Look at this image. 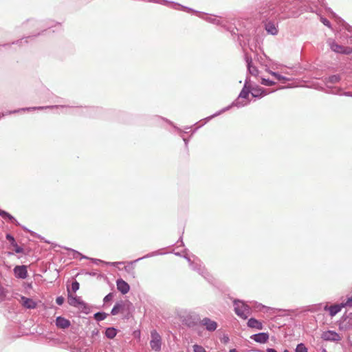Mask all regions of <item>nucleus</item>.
Here are the masks:
<instances>
[{"label": "nucleus", "instance_id": "obj_32", "mask_svg": "<svg viewBox=\"0 0 352 352\" xmlns=\"http://www.w3.org/2000/svg\"><path fill=\"white\" fill-rule=\"evenodd\" d=\"M295 351L296 352H307V348L304 344L300 343L297 345Z\"/></svg>", "mask_w": 352, "mask_h": 352}, {"label": "nucleus", "instance_id": "obj_29", "mask_svg": "<svg viewBox=\"0 0 352 352\" xmlns=\"http://www.w3.org/2000/svg\"><path fill=\"white\" fill-rule=\"evenodd\" d=\"M107 316L108 314L104 312H97L94 314V317L96 320L102 321L104 320Z\"/></svg>", "mask_w": 352, "mask_h": 352}, {"label": "nucleus", "instance_id": "obj_13", "mask_svg": "<svg viewBox=\"0 0 352 352\" xmlns=\"http://www.w3.org/2000/svg\"><path fill=\"white\" fill-rule=\"evenodd\" d=\"M14 273L16 278L25 279L28 276L27 267L25 265H17L14 268Z\"/></svg>", "mask_w": 352, "mask_h": 352}, {"label": "nucleus", "instance_id": "obj_21", "mask_svg": "<svg viewBox=\"0 0 352 352\" xmlns=\"http://www.w3.org/2000/svg\"><path fill=\"white\" fill-rule=\"evenodd\" d=\"M248 326L258 330H261L263 328L262 322L254 318H251L248 320Z\"/></svg>", "mask_w": 352, "mask_h": 352}, {"label": "nucleus", "instance_id": "obj_38", "mask_svg": "<svg viewBox=\"0 0 352 352\" xmlns=\"http://www.w3.org/2000/svg\"><path fill=\"white\" fill-rule=\"evenodd\" d=\"M113 297V294L112 293L108 294L103 299L104 302H107L111 300Z\"/></svg>", "mask_w": 352, "mask_h": 352}, {"label": "nucleus", "instance_id": "obj_1", "mask_svg": "<svg viewBox=\"0 0 352 352\" xmlns=\"http://www.w3.org/2000/svg\"><path fill=\"white\" fill-rule=\"evenodd\" d=\"M235 314L243 319H246L250 314V309L248 305L240 300L234 301Z\"/></svg>", "mask_w": 352, "mask_h": 352}, {"label": "nucleus", "instance_id": "obj_37", "mask_svg": "<svg viewBox=\"0 0 352 352\" xmlns=\"http://www.w3.org/2000/svg\"><path fill=\"white\" fill-rule=\"evenodd\" d=\"M6 239L10 242L12 245L16 243L14 238L10 234H6Z\"/></svg>", "mask_w": 352, "mask_h": 352}, {"label": "nucleus", "instance_id": "obj_2", "mask_svg": "<svg viewBox=\"0 0 352 352\" xmlns=\"http://www.w3.org/2000/svg\"><path fill=\"white\" fill-rule=\"evenodd\" d=\"M277 1H270L261 8L260 14L263 18H269L278 12Z\"/></svg>", "mask_w": 352, "mask_h": 352}, {"label": "nucleus", "instance_id": "obj_27", "mask_svg": "<svg viewBox=\"0 0 352 352\" xmlns=\"http://www.w3.org/2000/svg\"><path fill=\"white\" fill-rule=\"evenodd\" d=\"M160 3H162V4H164V5H167V4H170L173 8H175V6H179V7H181L183 10H187L188 12H197V11H194L191 8H187V7H185V6H181L179 4H175V3L173 2H168L166 0H162Z\"/></svg>", "mask_w": 352, "mask_h": 352}, {"label": "nucleus", "instance_id": "obj_12", "mask_svg": "<svg viewBox=\"0 0 352 352\" xmlns=\"http://www.w3.org/2000/svg\"><path fill=\"white\" fill-rule=\"evenodd\" d=\"M250 82V77L247 76L246 79L245 80V84L243 85V87L242 90L241 91L238 99L239 98H244L247 99L249 96V94H250V85H249Z\"/></svg>", "mask_w": 352, "mask_h": 352}, {"label": "nucleus", "instance_id": "obj_55", "mask_svg": "<svg viewBox=\"0 0 352 352\" xmlns=\"http://www.w3.org/2000/svg\"><path fill=\"white\" fill-rule=\"evenodd\" d=\"M283 352H290V351L287 349H285Z\"/></svg>", "mask_w": 352, "mask_h": 352}, {"label": "nucleus", "instance_id": "obj_34", "mask_svg": "<svg viewBox=\"0 0 352 352\" xmlns=\"http://www.w3.org/2000/svg\"><path fill=\"white\" fill-rule=\"evenodd\" d=\"M79 287H80V285L78 281L75 280V281L72 282V286H71V289L72 292H76V291H78L79 289Z\"/></svg>", "mask_w": 352, "mask_h": 352}, {"label": "nucleus", "instance_id": "obj_10", "mask_svg": "<svg viewBox=\"0 0 352 352\" xmlns=\"http://www.w3.org/2000/svg\"><path fill=\"white\" fill-rule=\"evenodd\" d=\"M250 338L255 341L256 342L260 343V344H265L269 340V333L265 332H261L258 333H256L254 335H252L250 336Z\"/></svg>", "mask_w": 352, "mask_h": 352}, {"label": "nucleus", "instance_id": "obj_26", "mask_svg": "<svg viewBox=\"0 0 352 352\" xmlns=\"http://www.w3.org/2000/svg\"><path fill=\"white\" fill-rule=\"evenodd\" d=\"M117 334V329L113 327H109L105 331V336L109 339H113Z\"/></svg>", "mask_w": 352, "mask_h": 352}, {"label": "nucleus", "instance_id": "obj_31", "mask_svg": "<svg viewBox=\"0 0 352 352\" xmlns=\"http://www.w3.org/2000/svg\"><path fill=\"white\" fill-rule=\"evenodd\" d=\"M184 258L188 261L190 265H192L194 264L199 265V266H201V261L198 259L197 258H195L193 261L191 260V258L189 256H185Z\"/></svg>", "mask_w": 352, "mask_h": 352}, {"label": "nucleus", "instance_id": "obj_9", "mask_svg": "<svg viewBox=\"0 0 352 352\" xmlns=\"http://www.w3.org/2000/svg\"><path fill=\"white\" fill-rule=\"evenodd\" d=\"M340 80H341V76L340 74H335V75H331L329 77H325L323 80V82H324V84L326 85L327 88H330L332 89L331 91V92L332 91H334L335 87H331L329 85L338 83L340 81Z\"/></svg>", "mask_w": 352, "mask_h": 352}, {"label": "nucleus", "instance_id": "obj_16", "mask_svg": "<svg viewBox=\"0 0 352 352\" xmlns=\"http://www.w3.org/2000/svg\"><path fill=\"white\" fill-rule=\"evenodd\" d=\"M248 104V102H245V103H242L240 101H239L238 100H236V101L233 102L232 103L231 105H229L228 107H226V108L221 109V111L215 113L214 114H213L212 116H210V117H208L206 118V120H209L210 119H211L212 118H214L217 116H219L220 115L221 113L223 112H225L226 111H228L229 110L232 106H236V107H243L245 105H246Z\"/></svg>", "mask_w": 352, "mask_h": 352}, {"label": "nucleus", "instance_id": "obj_28", "mask_svg": "<svg viewBox=\"0 0 352 352\" xmlns=\"http://www.w3.org/2000/svg\"><path fill=\"white\" fill-rule=\"evenodd\" d=\"M331 93L334 94L344 95L346 96L352 97V92L347 91V92L342 93V89L340 87H335L334 91H332Z\"/></svg>", "mask_w": 352, "mask_h": 352}, {"label": "nucleus", "instance_id": "obj_50", "mask_svg": "<svg viewBox=\"0 0 352 352\" xmlns=\"http://www.w3.org/2000/svg\"><path fill=\"white\" fill-rule=\"evenodd\" d=\"M92 261H93L95 263H98V262H102L101 260H99V259H92Z\"/></svg>", "mask_w": 352, "mask_h": 352}, {"label": "nucleus", "instance_id": "obj_48", "mask_svg": "<svg viewBox=\"0 0 352 352\" xmlns=\"http://www.w3.org/2000/svg\"><path fill=\"white\" fill-rule=\"evenodd\" d=\"M75 254H78V256H80V258H87L86 256H82L80 253H79L78 252H76L75 251Z\"/></svg>", "mask_w": 352, "mask_h": 352}, {"label": "nucleus", "instance_id": "obj_19", "mask_svg": "<svg viewBox=\"0 0 352 352\" xmlns=\"http://www.w3.org/2000/svg\"><path fill=\"white\" fill-rule=\"evenodd\" d=\"M70 321L63 317L58 316L56 319V325L60 329H66L70 326Z\"/></svg>", "mask_w": 352, "mask_h": 352}, {"label": "nucleus", "instance_id": "obj_44", "mask_svg": "<svg viewBox=\"0 0 352 352\" xmlns=\"http://www.w3.org/2000/svg\"><path fill=\"white\" fill-rule=\"evenodd\" d=\"M6 217H8L11 221H12V222L16 221V219L9 213H8V215H6Z\"/></svg>", "mask_w": 352, "mask_h": 352}, {"label": "nucleus", "instance_id": "obj_42", "mask_svg": "<svg viewBox=\"0 0 352 352\" xmlns=\"http://www.w3.org/2000/svg\"><path fill=\"white\" fill-rule=\"evenodd\" d=\"M344 305L348 307H352V298H348Z\"/></svg>", "mask_w": 352, "mask_h": 352}, {"label": "nucleus", "instance_id": "obj_40", "mask_svg": "<svg viewBox=\"0 0 352 352\" xmlns=\"http://www.w3.org/2000/svg\"><path fill=\"white\" fill-rule=\"evenodd\" d=\"M321 21L324 25H326L329 28L331 27V23H330L328 19H327L326 18H321Z\"/></svg>", "mask_w": 352, "mask_h": 352}, {"label": "nucleus", "instance_id": "obj_45", "mask_svg": "<svg viewBox=\"0 0 352 352\" xmlns=\"http://www.w3.org/2000/svg\"><path fill=\"white\" fill-rule=\"evenodd\" d=\"M280 81L283 82H285L287 81H289V78H287L284 76H283V78H280Z\"/></svg>", "mask_w": 352, "mask_h": 352}, {"label": "nucleus", "instance_id": "obj_5", "mask_svg": "<svg viewBox=\"0 0 352 352\" xmlns=\"http://www.w3.org/2000/svg\"><path fill=\"white\" fill-rule=\"evenodd\" d=\"M327 43L331 50L336 53L349 54L352 52V49L351 47H345L338 44L332 39H329Z\"/></svg>", "mask_w": 352, "mask_h": 352}, {"label": "nucleus", "instance_id": "obj_22", "mask_svg": "<svg viewBox=\"0 0 352 352\" xmlns=\"http://www.w3.org/2000/svg\"><path fill=\"white\" fill-rule=\"evenodd\" d=\"M191 268L197 271L199 274H200L201 276H203L206 279H208L209 274L205 270V267L202 265V263L201 262V266H199V265L194 264L192 265H190Z\"/></svg>", "mask_w": 352, "mask_h": 352}, {"label": "nucleus", "instance_id": "obj_43", "mask_svg": "<svg viewBox=\"0 0 352 352\" xmlns=\"http://www.w3.org/2000/svg\"><path fill=\"white\" fill-rule=\"evenodd\" d=\"M6 215H8V213L4 210H0V216L2 217H6Z\"/></svg>", "mask_w": 352, "mask_h": 352}, {"label": "nucleus", "instance_id": "obj_6", "mask_svg": "<svg viewBox=\"0 0 352 352\" xmlns=\"http://www.w3.org/2000/svg\"><path fill=\"white\" fill-rule=\"evenodd\" d=\"M160 254V252L159 250H157V251H155V252H153L151 253H149V254H146L145 256L141 257V258H139L135 261H131L129 263V264L124 267V270L126 272H129V273H131L132 274H134V267H133V264L136 263V262H138L139 261L142 260V259H144V258H149V257H152V256H157V255H159Z\"/></svg>", "mask_w": 352, "mask_h": 352}, {"label": "nucleus", "instance_id": "obj_54", "mask_svg": "<svg viewBox=\"0 0 352 352\" xmlns=\"http://www.w3.org/2000/svg\"><path fill=\"white\" fill-rule=\"evenodd\" d=\"M320 3H323L324 0H318Z\"/></svg>", "mask_w": 352, "mask_h": 352}, {"label": "nucleus", "instance_id": "obj_25", "mask_svg": "<svg viewBox=\"0 0 352 352\" xmlns=\"http://www.w3.org/2000/svg\"><path fill=\"white\" fill-rule=\"evenodd\" d=\"M124 307V303L123 301L117 302L116 305L113 306L111 309V314L113 316L117 315L120 311H121Z\"/></svg>", "mask_w": 352, "mask_h": 352}, {"label": "nucleus", "instance_id": "obj_4", "mask_svg": "<svg viewBox=\"0 0 352 352\" xmlns=\"http://www.w3.org/2000/svg\"><path fill=\"white\" fill-rule=\"evenodd\" d=\"M151 340L150 341V346L155 351H160L162 349V337L156 330L151 332Z\"/></svg>", "mask_w": 352, "mask_h": 352}, {"label": "nucleus", "instance_id": "obj_36", "mask_svg": "<svg viewBox=\"0 0 352 352\" xmlns=\"http://www.w3.org/2000/svg\"><path fill=\"white\" fill-rule=\"evenodd\" d=\"M268 72L273 76H274L278 80H280V78H283V76L279 74L277 72H272V71H268Z\"/></svg>", "mask_w": 352, "mask_h": 352}, {"label": "nucleus", "instance_id": "obj_8", "mask_svg": "<svg viewBox=\"0 0 352 352\" xmlns=\"http://www.w3.org/2000/svg\"><path fill=\"white\" fill-rule=\"evenodd\" d=\"M200 324L205 327L206 329L210 332L214 331L218 327L217 323L209 318H204L200 321Z\"/></svg>", "mask_w": 352, "mask_h": 352}, {"label": "nucleus", "instance_id": "obj_14", "mask_svg": "<svg viewBox=\"0 0 352 352\" xmlns=\"http://www.w3.org/2000/svg\"><path fill=\"white\" fill-rule=\"evenodd\" d=\"M250 94L254 98H261L267 94V92L265 91V89L258 86H250Z\"/></svg>", "mask_w": 352, "mask_h": 352}, {"label": "nucleus", "instance_id": "obj_15", "mask_svg": "<svg viewBox=\"0 0 352 352\" xmlns=\"http://www.w3.org/2000/svg\"><path fill=\"white\" fill-rule=\"evenodd\" d=\"M117 289L122 294H127L130 290L129 285L122 278H119L116 280Z\"/></svg>", "mask_w": 352, "mask_h": 352}, {"label": "nucleus", "instance_id": "obj_20", "mask_svg": "<svg viewBox=\"0 0 352 352\" xmlns=\"http://www.w3.org/2000/svg\"><path fill=\"white\" fill-rule=\"evenodd\" d=\"M342 307L343 305H334L329 307L326 305L324 307V310H328L329 311L330 316H334L341 311Z\"/></svg>", "mask_w": 352, "mask_h": 352}, {"label": "nucleus", "instance_id": "obj_11", "mask_svg": "<svg viewBox=\"0 0 352 352\" xmlns=\"http://www.w3.org/2000/svg\"><path fill=\"white\" fill-rule=\"evenodd\" d=\"M245 60L247 63L248 72L252 76H257L258 74V70L255 66L252 65V57L248 54H245Z\"/></svg>", "mask_w": 352, "mask_h": 352}, {"label": "nucleus", "instance_id": "obj_17", "mask_svg": "<svg viewBox=\"0 0 352 352\" xmlns=\"http://www.w3.org/2000/svg\"><path fill=\"white\" fill-rule=\"evenodd\" d=\"M201 17L209 23L216 24L218 25H219L225 27V25L223 23V21L221 17H218L217 16H212V15L211 16L204 15V16H201Z\"/></svg>", "mask_w": 352, "mask_h": 352}, {"label": "nucleus", "instance_id": "obj_41", "mask_svg": "<svg viewBox=\"0 0 352 352\" xmlns=\"http://www.w3.org/2000/svg\"><path fill=\"white\" fill-rule=\"evenodd\" d=\"M105 264L111 265V266L116 267L118 265L124 264V263L123 262H112V263H105Z\"/></svg>", "mask_w": 352, "mask_h": 352}, {"label": "nucleus", "instance_id": "obj_24", "mask_svg": "<svg viewBox=\"0 0 352 352\" xmlns=\"http://www.w3.org/2000/svg\"><path fill=\"white\" fill-rule=\"evenodd\" d=\"M67 108L65 106H46V107H30V108H23L21 110V111H30V110H35V109H65Z\"/></svg>", "mask_w": 352, "mask_h": 352}, {"label": "nucleus", "instance_id": "obj_46", "mask_svg": "<svg viewBox=\"0 0 352 352\" xmlns=\"http://www.w3.org/2000/svg\"><path fill=\"white\" fill-rule=\"evenodd\" d=\"M223 341L224 343L228 342L229 341V338L228 336H224L223 338Z\"/></svg>", "mask_w": 352, "mask_h": 352}, {"label": "nucleus", "instance_id": "obj_33", "mask_svg": "<svg viewBox=\"0 0 352 352\" xmlns=\"http://www.w3.org/2000/svg\"><path fill=\"white\" fill-rule=\"evenodd\" d=\"M261 84L265 86H272L275 85V82L266 78H261Z\"/></svg>", "mask_w": 352, "mask_h": 352}, {"label": "nucleus", "instance_id": "obj_23", "mask_svg": "<svg viewBox=\"0 0 352 352\" xmlns=\"http://www.w3.org/2000/svg\"><path fill=\"white\" fill-rule=\"evenodd\" d=\"M265 30L269 34L272 35H276L278 33L276 25L272 22H268L265 24Z\"/></svg>", "mask_w": 352, "mask_h": 352}, {"label": "nucleus", "instance_id": "obj_35", "mask_svg": "<svg viewBox=\"0 0 352 352\" xmlns=\"http://www.w3.org/2000/svg\"><path fill=\"white\" fill-rule=\"evenodd\" d=\"M12 246L14 248V251L16 253H22L23 252V248L19 246L16 243H14Z\"/></svg>", "mask_w": 352, "mask_h": 352}, {"label": "nucleus", "instance_id": "obj_49", "mask_svg": "<svg viewBox=\"0 0 352 352\" xmlns=\"http://www.w3.org/2000/svg\"><path fill=\"white\" fill-rule=\"evenodd\" d=\"M267 352H277L275 349L269 348L267 349Z\"/></svg>", "mask_w": 352, "mask_h": 352}, {"label": "nucleus", "instance_id": "obj_18", "mask_svg": "<svg viewBox=\"0 0 352 352\" xmlns=\"http://www.w3.org/2000/svg\"><path fill=\"white\" fill-rule=\"evenodd\" d=\"M20 302L22 305L27 309H34L36 307V302L34 300L25 296L21 297Z\"/></svg>", "mask_w": 352, "mask_h": 352}, {"label": "nucleus", "instance_id": "obj_56", "mask_svg": "<svg viewBox=\"0 0 352 352\" xmlns=\"http://www.w3.org/2000/svg\"><path fill=\"white\" fill-rule=\"evenodd\" d=\"M3 116H4V114H2V115H1V114H0V118H1V117H3Z\"/></svg>", "mask_w": 352, "mask_h": 352}, {"label": "nucleus", "instance_id": "obj_53", "mask_svg": "<svg viewBox=\"0 0 352 352\" xmlns=\"http://www.w3.org/2000/svg\"><path fill=\"white\" fill-rule=\"evenodd\" d=\"M20 110H15L14 111H11L10 112V113H16V112H19Z\"/></svg>", "mask_w": 352, "mask_h": 352}, {"label": "nucleus", "instance_id": "obj_30", "mask_svg": "<svg viewBox=\"0 0 352 352\" xmlns=\"http://www.w3.org/2000/svg\"><path fill=\"white\" fill-rule=\"evenodd\" d=\"M6 296H7V291L0 284V302L6 300Z\"/></svg>", "mask_w": 352, "mask_h": 352}, {"label": "nucleus", "instance_id": "obj_7", "mask_svg": "<svg viewBox=\"0 0 352 352\" xmlns=\"http://www.w3.org/2000/svg\"><path fill=\"white\" fill-rule=\"evenodd\" d=\"M321 338L325 341H340L341 340L340 336L334 331H326L322 333Z\"/></svg>", "mask_w": 352, "mask_h": 352}, {"label": "nucleus", "instance_id": "obj_47", "mask_svg": "<svg viewBox=\"0 0 352 352\" xmlns=\"http://www.w3.org/2000/svg\"><path fill=\"white\" fill-rule=\"evenodd\" d=\"M186 324L189 327H192L195 325V324L193 322H186Z\"/></svg>", "mask_w": 352, "mask_h": 352}, {"label": "nucleus", "instance_id": "obj_51", "mask_svg": "<svg viewBox=\"0 0 352 352\" xmlns=\"http://www.w3.org/2000/svg\"><path fill=\"white\" fill-rule=\"evenodd\" d=\"M229 352H238L236 349H232L229 351Z\"/></svg>", "mask_w": 352, "mask_h": 352}, {"label": "nucleus", "instance_id": "obj_52", "mask_svg": "<svg viewBox=\"0 0 352 352\" xmlns=\"http://www.w3.org/2000/svg\"><path fill=\"white\" fill-rule=\"evenodd\" d=\"M183 140H184V142H185L186 146H187V145H188V141H187V140H186V139H185V138H184Z\"/></svg>", "mask_w": 352, "mask_h": 352}, {"label": "nucleus", "instance_id": "obj_39", "mask_svg": "<svg viewBox=\"0 0 352 352\" xmlns=\"http://www.w3.org/2000/svg\"><path fill=\"white\" fill-rule=\"evenodd\" d=\"M64 300H65V299L63 296H58L56 299V302L58 305H62L64 302Z\"/></svg>", "mask_w": 352, "mask_h": 352}, {"label": "nucleus", "instance_id": "obj_3", "mask_svg": "<svg viewBox=\"0 0 352 352\" xmlns=\"http://www.w3.org/2000/svg\"><path fill=\"white\" fill-rule=\"evenodd\" d=\"M68 303L74 307H77L79 309L82 310L85 313H87V310L89 309V307H87V304L82 300L80 297L76 296H72L70 294V290L68 289Z\"/></svg>", "mask_w": 352, "mask_h": 352}]
</instances>
